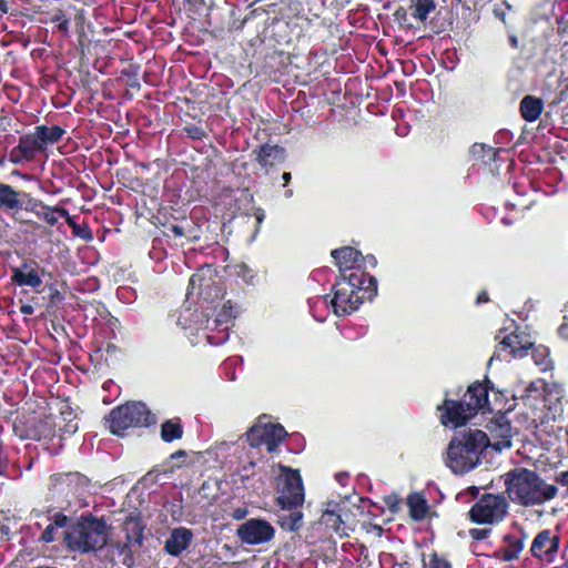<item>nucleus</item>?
I'll list each match as a JSON object with an SVG mask.
<instances>
[{
  "mask_svg": "<svg viewBox=\"0 0 568 568\" xmlns=\"http://www.w3.org/2000/svg\"><path fill=\"white\" fill-rule=\"evenodd\" d=\"M190 288L202 298V307L207 312L205 314V325L203 336L207 343L213 346L224 344L229 339V327L232 320L235 317L233 306L229 303H222L221 308L216 311L217 301L222 302L223 292L219 286L211 285L209 280H205L203 271L193 274L190 278ZM204 317V314L202 313Z\"/></svg>",
  "mask_w": 568,
  "mask_h": 568,
  "instance_id": "f257e3e1",
  "label": "nucleus"
},
{
  "mask_svg": "<svg viewBox=\"0 0 568 568\" xmlns=\"http://www.w3.org/2000/svg\"><path fill=\"white\" fill-rule=\"evenodd\" d=\"M506 494L509 499L524 507L539 506L554 499L558 488L547 484L536 471L514 468L504 475Z\"/></svg>",
  "mask_w": 568,
  "mask_h": 568,
  "instance_id": "f03ea898",
  "label": "nucleus"
},
{
  "mask_svg": "<svg viewBox=\"0 0 568 568\" xmlns=\"http://www.w3.org/2000/svg\"><path fill=\"white\" fill-rule=\"evenodd\" d=\"M488 446L489 438L483 430L468 429L458 433L447 447L446 466L455 474H466L480 464Z\"/></svg>",
  "mask_w": 568,
  "mask_h": 568,
  "instance_id": "7ed1b4c3",
  "label": "nucleus"
},
{
  "mask_svg": "<svg viewBox=\"0 0 568 568\" xmlns=\"http://www.w3.org/2000/svg\"><path fill=\"white\" fill-rule=\"evenodd\" d=\"M70 550L88 552L103 548L108 542L106 525L102 519L82 517L64 536Z\"/></svg>",
  "mask_w": 568,
  "mask_h": 568,
  "instance_id": "20e7f679",
  "label": "nucleus"
},
{
  "mask_svg": "<svg viewBox=\"0 0 568 568\" xmlns=\"http://www.w3.org/2000/svg\"><path fill=\"white\" fill-rule=\"evenodd\" d=\"M363 271L343 274L334 285V296L331 301L334 313L337 316L348 315L356 311L363 303L361 291L365 284Z\"/></svg>",
  "mask_w": 568,
  "mask_h": 568,
  "instance_id": "39448f33",
  "label": "nucleus"
},
{
  "mask_svg": "<svg viewBox=\"0 0 568 568\" xmlns=\"http://www.w3.org/2000/svg\"><path fill=\"white\" fill-rule=\"evenodd\" d=\"M155 422L154 416L143 403H126L113 408L108 417L109 428L114 435L123 433L132 427L149 426Z\"/></svg>",
  "mask_w": 568,
  "mask_h": 568,
  "instance_id": "423d86ee",
  "label": "nucleus"
},
{
  "mask_svg": "<svg viewBox=\"0 0 568 568\" xmlns=\"http://www.w3.org/2000/svg\"><path fill=\"white\" fill-rule=\"evenodd\" d=\"M509 504L501 494L486 493L470 507L468 517L477 525H497L508 515Z\"/></svg>",
  "mask_w": 568,
  "mask_h": 568,
  "instance_id": "0eeeda50",
  "label": "nucleus"
},
{
  "mask_svg": "<svg viewBox=\"0 0 568 568\" xmlns=\"http://www.w3.org/2000/svg\"><path fill=\"white\" fill-rule=\"evenodd\" d=\"M283 474L277 478V504L282 509L293 510L304 503V487L297 470L281 467Z\"/></svg>",
  "mask_w": 568,
  "mask_h": 568,
  "instance_id": "6e6552de",
  "label": "nucleus"
},
{
  "mask_svg": "<svg viewBox=\"0 0 568 568\" xmlns=\"http://www.w3.org/2000/svg\"><path fill=\"white\" fill-rule=\"evenodd\" d=\"M286 437V430L281 425L256 424L246 433V439L251 447H266L268 453L275 452Z\"/></svg>",
  "mask_w": 568,
  "mask_h": 568,
  "instance_id": "1a4fd4ad",
  "label": "nucleus"
},
{
  "mask_svg": "<svg viewBox=\"0 0 568 568\" xmlns=\"http://www.w3.org/2000/svg\"><path fill=\"white\" fill-rule=\"evenodd\" d=\"M237 536L243 544L260 545L271 541L275 529L267 520L252 518L239 526Z\"/></svg>",
  "mask_w": 568,
  "mask_h": 568,
  "instance_id": "9d476101",
  "label": "nucleus"
},
{
  "mask_svg": "<svg viewBox=\"0 0 568 568\" xmlns=\"http://www.w3.org/2000/svg\"><path fill=\"white\" fill-rule=\"evenodd\" d=\"M559 547L560 536L549 529H544L534 538L530 546V554L534 558L542 562L552 564L557 558Z\"/></svg>",
  "mask_w": 568,
  "mask_h": 568,
  "instance_id": "9b49d317",
  "label": "nucleus"
},
{
  "mask_svg": "<svg viewBox=\"0 0 568 568\" xmlns=\"http://www.w3.org/2000/svg\"><path fill=\"white\" fill-rule=\"evenodd\" d=\"M468 409L469 407L464 402L445 399L443 405L438 406L440 423L453 428L463 426L475 416V413Z\"/></svg>",
  "mask_w": 568,
  "mask_h": 568,
  "instance_id": "f8f14e48",
  "label": "nucleus"
},
{
  "mask_svg": "<svg viewBox=\"0 0 568 568\" xmlns=\"http://www.w3.org/2000/svg\"><path fill=\"white\" fill-rule=\"evenodd\" d=\"M11 280L19 286L32 288H38L42 284V277L34 261L23 262L19 267L13 268Z\"/></svg>",
  "mask_w": 568,
  "mask_h": 568,
  "instance_id": "ddd939ff",
  "label": "nucleus"
},
{
  "mask_svg": "<svg viewBox=\"0 0 568 568\" xmlns=\"http://www.w3.org/2000/svg\"><path fill=\"white\" fill-rule=\"evenodd\" d=\"M332 256L336 262L342 275L347 271L356 272L361 266L362 254L359 251L345 246L332 251Z\"/></svg>",
  "mask_w": 568,
  "mask_h": 568,
  "instance_id": "4468645a",
  "label": "nucleus"
},
{
  "mask_svg": "<svg viewBox=\"0 0 568 568\" xmlns=\"http://www.w3.org/2000/svg\"><path fill=\"white\" fill-rule=\"evenodd\" d=\"M193 534L189 528H174L165 541L166 552L172 556H179L190 546Z\"/></svg>",
  "mask_w": 568,
  "mask_h": 568,
  "instance_id": "2eb2a0df",
  "label": "nucleus"
},
{
  "mask_svg": "<svg viewBox=\"0 0 568 568\" xmlns=\"http://www.w3.org/2000/svg\"><path fill=\"white\" fill-rule=\"evenodd\" d=\"M464 403L469 407V412H474L475 415L488 404V388L481 383L471 384L465 396Z\"/></svg>",
  "mask_w": 568,
  "mask_h": 568,
  "instance_id": "dca6fc26",
  "label": "nucleus"
},
{
  "mask_svg": "<svg viewBox=\"0 0 568 568\" xmlns=\"http://www.w3.org/2000/svg\"><path fill=\"white\" fill-rule=\"evenodd\" d=\"M527 536L524 531L519 534H507L504 536L506 546L500 550V558L504 561L516 560L524 549Z\"/></svg>",
  "mask_w": 568,
  "mask_h": 568,
  "instance_id": "f3484780",
  "label": "nucleus"
},
{
  "mask_svg": "<svg viewBox=\"0 0 568 568\" xmlns=\"http://www.w3.org/2000/svg\"><path fill=\"white\" fill-rule=\"evenodd\" d=\"M284 159V150L278 145L264 144L256 152V161L262 168H271Z\"/></svg>",
  "mask_w": 568,
  "mask_h": 568,
  "instance_id": "a211bd4d",
  "label": "nucleus"
},
{
  "mask_svg": "<svg viewBox=\"0 0 568 568\" xmlns=\"http://www.w3.org/2000/svg\"><path fill=\"white\" fill-rule=\"evenodd\" d=\"M530 344H523L520 336L516 333H510L503 337L499 343V348L513 357H523L527 354Z\"/></svg>",
  "mask_w": 568,
  "mask_h": 568,
  "instance_id": "6ab92c4d",
  "label": "nucleus"
},
{
  "mask_svg": "<svg viewBox=\"0 0 568 568\" xmlns=\"http://www.w3.org/2000/svg\"><path fill=\"white\" fill-rule=\"evenodd\" d=\"M544 103L541 99L532 95H526L519 105L520 114L527 122H535L541 114Z\"/></svg>",
  "mask_w": 568,
  "mask_h": 568,
  "instance_id": "aec40b11",
  "label": "nucleus"
},
{
  "mask_svg": "<svg viewBox=\"0 0 568 568\" xmlns=\"http://www.w3.org/2000/svg\"><path fill=\"white\" fill-rule=\"evenodd\" d=\"M22 207V201L11 185L0 182V209L4 211H18Z\"/></svg>",
  "mask_w": 568,
  "mask_h": 568,
  "instance_id": "412c9836",
  "label": "nucleus"
},
{
  "mask_svg": "<svg viewBox=\"0 0 568 568\" xmlns=\"http://www.w3.org/2000/svg\"><path fill=\"white\" fill-rule=\"evenodd\" d=\"M37 138L40 140L43 150L50 144L59 142L64 135L65 131L59 125H39L34 129Z\"/></svg>",
  "mask_w": 568,
  "mask_h": 568,
  "instance_id": "4be33fe9",
  "label": "nucleus"
},
{
  "mask_svg": "<svg viewBox=\"0 0 568 568\" xmlns=\"http://www.w3.org/2000/svg\"><path fill=\"white\" fill-rule=\"evenodd\" d=\"M18 150L27 159L32 158L37 152L44 151L36 131L19 139Z\"/></svg>",
  "mask_w": 568,
  "mask_h": 568,
  "instance_id": "5701e85b",
  "label": "nucleus"
},
{
  "mask_svg": "<svg viewBox=\"0 0 568 568\" xmlns=\"http://www.w3.org/2000/svg\"><path fill=\"white\" fill-rule=\"evenodd\" d=\"M409 9L415 20L425 22L428 16L436 9V0H412Z\"/></svg>",
  "mask_w": 568,
  "mask_h": 568,
  "instance_id": "b1692460",
  "label": "nucleus"
},
{
  "mask_svg": "<svg viewBox=\"0 0 568 568\" xmlns=\"http://www.w3.org/2000/svg\"><path fill=\"white\" fill-rule=\"evenodd\" d=\"M183 436V426L180 418L165 420L161 425V438L165 443H172Z\"/></svg>",
  "mask_w": 568,
  "mask_h": 568,
  "instance_id": "393cba45",
  "label": "nucleus"
},
{
  "mask_svg": "<svg viewBox=\"0 0 568 568\" xmlns=\"http://www.w3.org/2000/svg\"><path fill=\"white\" fill-rule=\"evenodd\" d=\"M41 209L36 212L37 216L53 226L58 223L59 216L65 217L68 216V210L59 206H48L44 204L40 205Z\"/></svg>",
  "mask_w": 568,
  "mask_h": 568,
  "instance_id": "a878e982",
  "label": "nucleus"
},
{
  "mask_svg": "<svg viewBox=\"0 0 568 568\" xmlns=\"http://www.w3.org/2000/svg\"><path fill=\"white\" fill-rule=\"evenodd\" d=\"M408 506H409L410 516L417 520L423 519L426 516L427 510H428L427 503L424 499V497L420 495L409 496L408 497Z\"/></svg>",
  "mask_w": 568,
  "mask_h": 568,
  "instance_id": "bb28decb",
  "label": "nucleus"
},
{
  "mask_svg": "<svg viewBox=\"0 0 568 568\" xmlns=\"http://www.w3.org/2000/svg\"><path fill=\"white\" fill-rule=\"evenodd\" d=\"M308 305L313 317L318 322H323L325 318L323 313L327 310L326 297L316 296L314 298H310Z\"/></svg>",
  "mask_w": 568,
  "mask_h": 568,
  "instance_id": "cd10ccee",
  "label": "nucleus"
},
{
  "mask_svg": "<svg viewBox=\"0 0 568 568\" xmlns=\"http://www.w3.org/2000/svg\"><path fill=\"white\" fill-rule=\"evenodd\" d=\"M48 21L57 23L59 31L64 36L69 34L70 19L67 18L62 10L58 9Z\"/></svg>",
  "mask_w": 568,
  "mask_h": 568,
  "instance_id": "c85d7f7f",
  "label": "nucleus"
},
{
  "mask_svg": "<svg viewBox=\"0 0 568 568\" xmlns=\"http://www.w3.org/2000/svg\"><path fill=\"white\" fill-rule=\"evenodd\" d=\"M65 221L68 225L72 229L74 235L80 236L81 239L87 241L92 240V232L87 225L85 227L81 229V226L78 223H75L74 219L69 214L68 216H65Z\"/></svg>",
  "mask_w": 568,
  "mask_h": 568,
  "instance_id": "c756f323",
  "label": "nucleus"
},
{
  "mask_svg": "<svg viewBox=\"0 0 568 568\" xmlns=\"http://www.w3.org/2000/svg\"><path fill=\"white\" fill-rule=\"evenodd\" d=\"M423 568H453L452 564L445 559L444 557H440L437 554H432L428 557L427 561H424Z\"/></svg>",
  "mask_w": 568,
  "mask_h": 568,
  "instance_id": "7c9ffc66",
  "label": "nucleus"
},
{
  "mask_svg": "<svg viewBox=\"0 0 568 568\" xmlns=\"http://www.w3.org/2000/svg\"><path fill=\"white\" fill-rule=\"evenodd\" d=\"M499 428V435L501 437V442L496 444V447L498 449L504 447H510L511 445V428L509 423L500 424L498 425Z\"/></svg>",
  "mask_w": 568,
  "mask_h": 568,
  "instance_id": "2f4dec72",
  "label": "nucleus"
},
{
  "mask_svg": "<svg viewBox=\"0 0 568 568\" xmlns=\"http://www.w3.org/2000/svg\"><path fill=\"white\" fill-rule=\"evenodd\" d=\"M236 365H237V361L235 358H229L223 362L222 371L229 381H234L236 378V374H235Z\"/></svg>",
  "mask_w": 568,
  "mask_h": 568,
  "instance_id": "473e14b6",
  "label": "nucleus"
},
{
  "mask_svg": "<svg viewBox=\"0 0 568 568\" xmlns=\"http://www.w3.org/2000/svg\"><path fill=\"white\" fill-rule=\"evenodd\" d=\"M491 534L490 528H471L469 529V536L471 539L476 541H481L487 539Z\"/></svg>",
  "mask_w": 568,
  "mask_h": 568,
  "instance_id": "72a5a7b5",
  "label": "nucleus"
},
{
  "mask_svg": "<svg viewBox=\"0 0 568 568\" xmlns=\"http://www.w3.org/2000/svg\"><path fill=\"white\" fill-rule=\"evenodd\" d=\"M58 528L54 527V525H48L44 531L42 532L40 540L49 544L52 542L55 539V531Z\"/></svg>",
  "mask_w": 568,
  "mask_h": 568,
  "instance_id": "f704fd0d",
  "label": "nucleus"
},
{
  "mask_svg": "<svg viewBox=\"0 0 568 568\" xmlns=\"http://www.w3.org/2000/svg\"><path fill=\"white\" fill-rule=\"evenodd\" d=\"M184 131L193 140H201L205 135L204 131L201 128L196 126V125L186 126L184 129Z\"/></svg>",
  "mask_w": 568,
  "mask_h": 568,
  "instance_id": "c9c22d12",
  "label": "nucleus"
},
{
  "mask_svg": "<svg viewBox=\"0 0 568 568\" xmlns=\"http://www.w3.org/2000/svg\"><path fill=\"white\" fill-rule=\"evenodd\" d=\"M541 361H535L536 364L540 367L542 372L547 371L550 367V361L548 358L547 349L540 351Z\"/></svg>",
  "mask_w": 568,
  "mask_h": 568,
  "instance_id": "e433bc0d",
  "label": "nucleus"
},
{
  "mask_svg": "<svg viewBox=\"0 0 568 568\" xmlns=\"http://www.w3.org/2000/svg\"><path fill=\"white\" fill-rule=\"evenodd\" d=\"M69 519L65 515L58 513L53 516V523L51 525H54L55 528H63L67 526Z\"/></svg>",
  "mask_w": 568,
  "mask_h": 568,
  "instance_id": "4c0bfd02",
  "label": "nucleus"
},
{
  "mask_svg": "<svg viewBox=\"0 0 568 568\" xmlns=\"http://www.w3.org/2000/svg\"><path fill=\"white\" fill-rule=\"evenodd\" d=\"M192 315L190 310H185L183 313H181L179 317V324H181L184 328L192 327V324L189 323V317Z\"/></svg>",
  "mask_w": 568,
  "mask_h": 568,
  "instance_id": "58836bf2",
  "label": "nucleus"
},
{
  "mask_svg": "<svg viewBox=\"0 0 568 568\" xmlns=\"http://www.w3.org/2000/svg\"><path fill=\"white\" fill-rule=\"evenodd\" d=\"M556 481L568 488V470L559 473L556 477Z\"/></svg>",
  "mask_w": 568,
  "mask_h": 568,
  "instance_id": "ea45409f",
  "label": "nucleus"
},
{
  "mask_svg": "<svg viewBox=\"0 0 568 568\" xmlns=\"http://www.w3.org/2000/svg\"><path fill=\"white\" fill-rule=\"evenodd\" d=\"M247 509L246 508H236L234 511H233V518L236 519V520H241L243 519L244 517H246L247 515Z\"/></svg>",
  "mask_w": 568,
  "mask_h": 568,
  "instance_id": "a19ab883",
  "label": "nucleus"
},
{
  "mask_svg": "<svg viewBox=\"0 0 568 568\" xmlns=\"http://www.w3.org/2000/svg\"><path fill=\"white\" fill-rule=\"evenodd\" d=\"M335 479L342 486H346L348 483V474L347 473H338L335 475Z\"/></svg>",
  "mask_w": 568,
  "mask_h": 568,
  "instance_id": "79ce46f5",
  "label": "nucleus"
},
{
  "mask_svg": "<svg viewBox=\"0 0 568 568\" xmlns=\"http://www.w3.org/2000/svg\"><path fill=\"white\" fill-rule=\"evenodd\" d=\"M20 312L24 315H31L33 314L34 310L33 306L30 304H24L20 307Z\"/></svg>",
  "mask_w": 568,
  "mask_h": 568,
  "instance_id": "37998d69",
  "label": "nucleus"
},
{
  "mask_svg": "<svg viewBox=\"0 0 568 568\" xmlns=\"http://www.w3.org/2000/svg\"><path fill=\"white\" fill-rule=\"evenodd\" d=\"M389 568H410V564L407 561L399 562L394 560Z\"/></svg>",
  "mask_w": 568,
  "mask_h": 568,
  "instance_id": "c03bdc74",
  "label": "nucleus"
},
{
  "mask_svg": "<svg viewBox=\"0 0 568 568\" xmlns=\"http://www.w3.org/2000/svg\"><path fill=\"white\" fill-rule=\"evenodd\" d=\"M171 231L174 233L175 236H183L184 235L183 227L180 226V225H173L171 227Z\"/></svg>",
  "mask_w": 568,
  "mask_h": 568,
  "instance_id": "a18cd8bd",
  "label": "nucleus"
},
{
  "mask_svg": "<svg viewBox=\"0 0 568 568\" xmlns=\"http://www.w3.org/2000/svg\"><path fill=\"white\" fill-rule=\"evenodd\" d=\"M342 334H343L346 338H349V339L355 338V335L352 333V328H351V327H344V328L342 329Z\"/></svg>",
  "mask_w": 568,
  "mask_h": 568,
  "instance_id": "49530a36",
  "label": "nucleus"
},
{
  "mask_svg": "<svg viewBox=\"0 0 568 568\" xmlns=\"http://www.w3.org/2000/svg\"><path fill=\"white\" fill-rule=\"evenodd\" d=\"M488 302V295L486 292H481L477 296V304L486 303Z\"/></svg>",
  "mask_w": 568,
  "mask_h": 568,
  "instance_id": "de8ad7c7",
  "label": "nucleus"
},
{
  "mask_svg": "<svg viewBox=\"0 0 568 568\" xmlns=\"http://www.w3.org/2000/svg\"><path fill=\"white\" fill-rule=\"evenodd\" d=\"M292 518H293V525H292V527H291V528H292V529H296V528H297V523H298V521H301V519H302V514H301V513H298V514H294V515L292 516Z\"/></svg>",
  "mask_w": 568,
  "mask_h": 568,
  "instance_id": "09e8293b",
  "label": "nucleus"
},
{
  "mask_svg": "<svg viewBox=\"0 0 568 568\" xmlns=\"http://www.w3.org/2000/svg\"><path fill=\"white\" fill-rule=\"evenodd\" d=\"M194 325L197 327V329H201V326L203 327L205 325V320L204 318H201L200 320V315H196V320L194 321Z\"/></svg>",
  "mask_w": 568,
  "mask_h": 568,
  "instance_id": "8fccbe9b",
  "label": "nucleus"
},
{
  "mask_svg": "<svg viewBox=\"0 0 568 568\" xmlns=\"http://www.w3.org/2000/svg\"><path fill=\"white\" fill-rule=\"evenodd\" d=\"M9 10L7 0H0V12L7 13Z\"/></svg>",
  "mask_w": 568,
  "mask_h": 568,
  "instance_id": "3c124183",
  "label": "nucleus"
},
{
  "mask_svg": "<svg viewBox=\"0 0 568 568\" xmlns=\"http://www.w3.org/2000/svg\"><path fill=\"white\" fill-rule=\"evenodd\" d=\"M282 178H283V180L285 181V183H287V182H290V180H291V173H288V172H284Z\"/></svg>",
  "mask_w": 568,
  "mask_h": 568,
  "instance_id": "603ef678",
  "label": "nucleus"
},
{
  "mask_svg": "<svg viewBox=\"0 0 568 568\" xmlns=\"http://www.w3.org/2000/svg\"><path fill=\"white\" fill-rule=\"evenodd\" d=\"M510 43H511V45H513L514 48H516V47H517V43H518V42H517V38H516V37H510Z\"/></svg>",
  "mask_w": 568,
  "mask_h": 568,
  "instance_id": "864d4df0",
  "label": "nucleus"
},
{
  "mask_svg": "<svg viewBox=\"0 0 568 568\" xmlns=\"http://www.w3.org/2000/svg\"><path fill=\"white\" fill-rule=\"evenodd\" d=\"M469 490L471 491V494L474 496H476L478 494V488L476 486L470 487Z\"/></svg>",
  "mask_w": 568,
  "mask_h": 568,
  "instance_id": "5fc2aeb1",
  "label": "nucleus"
},
{
  "mask_svg": "<svg viewBox=\"0 0 568 568\" xmlns=\"http://www.w3.org/2000/svg\"><path fill=\"white\" fill-rule=\"evenodd\" d=\"M368 282H369V284H373V283L375 284V278H374V277H372V276H369V277H368Z\"/></svg>",
  "mask_w": 568,
  "mask_h": 568,
  "instance_id": "6e6d98bb",
  "label": "nucleus"
},
{
  "mask_svg": "<svg viewBox=\"0 0 568 568\" xmlns=\"http://www.w3.org/2000/svg\"><path fill=\"white\" fill-rule=\"evenodd\" d=\"M368 258H369V262H372L373 264L376 263V260L374 258V256H369Z\"/></svg>",
  "mask_w": 568,
  "mask_h": 568,
  "instance_id": "4d7b16f0",
  "label": "nucleus"
},
{
  "mask_svg": "<svg viewBox=\"0 0 568 568\" xmlns=\"http://www.w3.org/2000/svg\"><path fill=\"white\" fill-rule=\"evenodd\" d=\"M292 193H293L292 190H287L286 191V196H292Z\"/></svg>",
  "mask_w": 568,
  "mask_h": 568,
  "instance_id": "13d9d810",
  "label": "nucleus"
},
{
  "mask_svg": "<svg viewBox=\"0 0 568 568\" xmlns=\"http://www.w3.org/2000/svg\"><path fill=\"white\" fill-rule=\"evenodd\" d=\"M364 334H365V329L361 328V332L358 333V335H364Z\"/></svg>",
  "mask_w": 568,
  "mask_h": 568,
  "instance_id": "bf43d9fd",
  "label": "nucleus"
},
{
  "mask_svg": "<svg viewBox=\"0 0 568 568\" xmlns=\"http://www.w3.org/2000/svg\"><path fill=\"white\" fill-rule=\"evenodd\" d=\"M564 329H565L564 325L560 326L559 331H560L561 334L564 333Z\"/></svg>",
  "mask_w": 568,
  "mask_h": 568,
  "instance_id": "052dcab7",
  "label": "nucleus"
},
{
  "mask_svg": "<svg viewBox=\"0 0 568 568\" xmlns=\"http://www.w3.org/2000/svg\"><path fill=\"white\" fill-rule=\"evenodd\" d=\"M326 516L332 517V516H334V513H326Z\"/></svg>",
  "mask_w": 568,
  "mask_h": 568,
  "instance_id": "680f3d73",
  "label": "nucleus"
}]
</instances>
